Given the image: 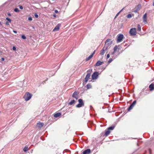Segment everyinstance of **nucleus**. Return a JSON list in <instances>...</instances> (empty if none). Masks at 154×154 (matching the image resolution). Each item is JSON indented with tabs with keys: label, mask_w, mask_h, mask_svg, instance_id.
Masks as SVG:
<instances>
[{
	"label": "nucleus",
	"mask_w": 154,
	"mask_h": 154,
	"mask_svg": "<svg viewBox=\"0 0 154 154\" xmlns=\"http://www.w3.org/2000/svg\"><path fill=\"white\" fill-rule=\"evenodd\" d=\"M32 96V94L29 92H26L24 95L23 97L26 101L29 100Z\"/></svg>",
	"instance_id": "nucleus-1"
},
{
	"label": "nucleus",
	"mask_w": 154,
	"mask_h": 154,
	"mask_svg": "<svg viewBox=\"0 0 154 154\" xmlns=\"http://www.w3.org/2000/svg\"><path fill=\"white\" fill-rule=\"evenodd\" d=\"M78 101L79 103L76 106L77 108H80L84 106V103L82 99H80L78 100Z\"/></svg>",
	"instance_id": "nucleus-2"
},
{
	"label": "nucleus",
	"mask_w": 154,
	"mask_h": 154,
	"mask_svg": "<svg viewBox=\"0 0 154 154\" xmlns=\"http://www.w3.org/2000/svg\"><path fill=\"white\" fill-rule=\"evenodd\" d=\"M129 33L132 35H134L137 34L136 29L135 28L131 29Z\"/></svg>",
	"instance_id": "nucleus-3"
},
{
	"label": "nucleus",
	"mask_w": 154,
	"mask_h": 154,
	"mask_svg": "<svg viewBox=\"0 0 154 154\" xmlns=\"http://www.w3.org/2000/svg\"><path fill=\"white\" fill-rule=\"evenodd\" d=\"M99 75L98 72L97 71L95 72L92 75V78L93 79H97Z\"/></svg>",
	"instance_id": "nucleus-4"
},
{
	"label": "nucleus",
	"mask_w": 154,
	"mask_h": 154,
	"mask_svg": "<svg viewBox=\"0 0 154 154\" xmlns=\"http://www.w3.org/2000/svg\"><path fill=\"white\" fill-rule=\"evenodd\" d=\"M106 46V45H105L103 49L100 51V55H103L105 53V51L107 50V48Z\"/></svg>",
	"instance_id": "nucleus-5"
},
{
	"label": "nucleus",
	"mask_w": 154,
	"mask_h": 154,
	"mask_svg": "<svg viewBox=\"0 0 154 154\" xmlns=\"http://www.w3.org/2000/svg\"><path fill=\"white\" fill-rule=\"evenodd\" d=\"M124 37V36L123 34H119L117 35V42H121L122 40Z\"/></svg>",
	"instance_id": "nucleus-6"
},
{
	"label": "nucleus",
	"mask_w": 154,
	"mask_h": 154,
	"mask_svg": "<svg viewBox=\"0 0 154 154\" xmlns=\"http://www.w3.org/2000/svg\"><path fill=\"white\" fill-rule=\"evenodd\" d=\"M87 72H89V73H88V74H87V75L85 77V82L86 83L90 77V75H91L90 71L89 70H88Z\"/></svg>",
	"instance_id": "nucleus-7"
},
{
	"label": "nucleus",
	"mask_w": 154,
	"mask_h": 154,
	"mask_svg": "<svg viewBox=\"0 0 154 154\" xmlns=\"http://www.w3.org/2000/svg\"><path fill=\"white\" fill-rule=\"evenodd\" d=\"M112 43V41L110 39H108L106 40V41L105 42V45H106V46L107 48Z\"/></svg>",
	"instance_id": "nucleus-8"
},
{
	"label": "nucleus",
	"mask_w": 154,
	"mask_h": 154,
	"mask_svg": "<svg viewBox=\"0 0 154 154\" xmlns=\"http://www.w3.org/2000/svg\"><path fill=\"white\" fill-rule=\"evenodd\" d=\"M79 92H78L76 91H75L73 94L72 95V97L77 100L79 98Z\"/></svg>",
	"instance_id": "nucleus-9"
},
{
	"label": "nucleus",
	"mask_w": 154,
	"mask_h": 154,
	"mask_svg": "<svg viewBox=\"0 0 154 154\" xmlns=\"http://www.w3.org/2000/svg\"><path fill=\"white\" fill-rule=\"evenodd\" d=\"M143 21L145 23H147V14L145 13L143 17Z\"/></svg>",
	"instance_id": "nucleus-10"
},
{
	"label": "nucleus",
	"mask_w": 154,
	"mask_h": 154,
	"mask_svg": "<svg viewBox=\"0 0 154 154\" xmlns=\"http://www.w3.org/2000/svg\"><path fill=\"white\" fill-rule=\"evenodd\" d=\"M60 26L61 24H58L54 29L53 31H58L60 29Z\"/></svg>",
	"instance_id": "nucleus-11"
},
{
	"label": "nucleus",
	"mask_w": 154,
	"mask_h": 154,
	"mask_svg": "<svg viewBox=\"0 0 154 154\" xmlns=\"http://www.w3.org/2000/svg\"><path fill=\"white\" fill-rule=\"evenodd\" d=\"M91 152V150L90 149H87L84 151L83 153V154H89Z\"/></svg>",
	"instance_id": "nucleus-12"
},
{
	"label": "nucleus",
	"mask_w": 154,
	"mask_h": 154,
	"mask_svg": "<svg viewBox=\"0 0 154 154\" xmlns=\"http://www.w3.org/2000/svg\"><path fill=\"white\" fill-rule=\"evenodd\" d=\"M44 125V123H41L39 122L37 124V127L39 128H42Z\"/></svg>",
	"instance_id": "nucleus-13"
},
{
	"label": "nucleus",
	"mask_w": 154,
	"mask_h": 154,
	"mask_svg": "<svg viewBox=\"0 0 154 154\" xmlns=\"http://www.w3.org/2000/svg\"><path fill=\"white\" fill-rule=\"evenodd\" d=\"M149 87L151 91L153 90L154 89V85L152 83L149 85Z\"/></svg>",
	"instance_id": "nucleus-14"
},
{
	"label": "nucleus",
	"mask_w": 154,
	"mask_h": 154,
	"mask_svg": "<svg viewBox=\"0 0 154 154\" xmlns=\"http://www.w3.org/2000/svg\"><path fill=\"white\" fill-rule=\"evenodd\" d=\"M103 63V62H101L100 61H98L95 65V66H99Z\"/></svg>",
	"instance_id": "nucleus-15"
},
{
	"label": "nucleus",
	"mask_w": 154,
	"mask_h": 154,
	"mask_svg": "<svg viewBox=\"0 0 154 154\" xmlns=\"http://www.w3.org/2000/svg\"><path fill=\"white\" fill-rule=\"evenodd\" d=\"M61 115V113L60 112H58L54 114V117L55 118H57L58 117H59Z\"/></svg>",
	"instance_id": "nucleus-16"
},
{
	"label": "nucleus",
	"mask_w": 154,
	"mask_h": 154,
	"mask_svg": "<svg viewBox=\"0 0 154 154\" xmlns=\"http://www.w3.org/2000/svg\"><path fill=\"white\" fill-rule=\"evenodd\" d=\"M134 105L132 104H131L130 105L129 107L128 108V111H129L130 110H131V109H132L134 107Z\"/></svg>",
	"instance_id": "nucleus-17"
},
{
	"label": "nucleus",
	"mask_w": 154,
	"mask_h": 154,
	"mask_svg": "<svg viewBox=\"0 0 154 154\" xmlns=\"http://www.w3.org/2000/svg\"><path fill=\"white\" fill-rule=\"evenodd\" d=\"M134 105L132 104H131L130 105L129 107L128 108V111H129L130 110H131V109H132L134 107Z\"/></svg>",
	"instance_id": "nucleus-18"
},
{
	"label": "nucleus",
	"mask_w": 154,
	"mask_h": 154,
	"mask_svg": "<svg viewBox=\"0 0 154 154\" xmlns=\"http://www.w3.org/2000/svg\"><path fill=\"white\" fill-rule=\"evenodd\" d=\"M110 131L108 129H107L106 131L105 134L106 136H107L110 133Z\"/></svg>",
	"instance_id": "nucleus-19"
},
{
	"label": "nucleus",
	"mask_w": 154,
	"mask_h": 154,
	"mask_svg": "<svg viewBox=\"0 0 154 154\" xmlns=\"http://www.w3.org/2000/svg\"><path fill=\"white\" fill-rule=\"evenodd\" d=\"M93 57L92 55H90L88 57L86 58V61L89 60Z\"/></svg>",
	"instance_id": "nucleus-20"
},
{
	"label": "nucleus",
	"mask_w": 154,
	"mask_h": 154,
	"mask_svg": "<svg viewBox=\"0 0 154 154\" xmlns=\"http://www.w3.org/2000/svg\"><path fill=\"white\" fill-rule=\"evenodd\" d=\"M75 102V100H72L69 103V104L71 105L74 103Z\"/></svg>",
	"instance_id": "nucleus-21"
},
{
	"label": "nucleus",
	"mask_w": 154,
	"mask_h": 154,
	"mask_svg": "<svg viewBox=\"0 0 154 154\" xmlns=\"http://www.w3.org/2000/svg\"><path fill=\"white\" fill-rule=\"evenodd\" d=\"M86 88L87 89H89L91 88V86L90 84H88L86 85Z\"/></svg>",
	"instance_id": "nucleus-22"
},
{
	"label": "nucleus",
	"mask_w": 154,
	"mask_h": 154,
	"mask_svg": "<svg viewBox=\"0 0 154 154\" xmlns=\"http://www.w3.org/2000/svg\"><path fill=\"white\" fill-rule=\"evenodd\" d=\"M137 27V30L139 31H140L141 30V28L140 26V25L139 24H138Z\"/></svg>",
	"instance_id": "nucleus-23"
},
{
	"label": "nucleus",
	"mask_w": 154,
	"mask_h": 154,
	"mask_svg": "<svg viewBox=\"0 0 154 154\" xmlns=\"http://www.w3.org/2000/svg\"><path fill=\"white\" fill-rule=\"evenodd\" d=\"M114 128H115V126H110L108 128V130H109V131L110 130H113Z\"/></svg>",
	"instance_id": "nucleus-24"
},
{
	"label": "nucleus",
	"mask_w": 154,
	"mask_h": 154,
	"mask_svg": "<svg viewBox=\"0 0 154 154\" xmlns=\"http://www.w3.org/2000/svg\"><path fill=\"white\" fill-rule=\"evenodd\" d=\"M28 150V147L27 146H25L23 149V150L24 152L27 151Z\"/></svg>",
	"instance_id": "nucleus-25"
},
{
	"label": "nucleus",
	"mask_w": 154,
	"mask_h": 154,
	"mask_svg": "<svg viewBox=\"0 0 154 154\" xmlns=\"http://www.w3.org/2000/svg\"><path fill=\"white\" fill-rule=\"evenodd\" d=\"M118 49V47L117 45H116L115 46V47L114 48V50L113 51L115 52H116V50Z\"/></svg>",
	"instance_id": "nucleus-26"
},
{
	"label": "nucleus",
	"mask_w": 154,
	"mask_h": 154,
	"mask_svg": "<svg viewBox=\"0 0 154 154\" xmlns=\"http://www.w3.org/2000/svg\"><path fill=\"white\" fill-rule=\"evenodd\" d=\"M6 19L8 20L10 23H11V20L8 17L6 18Z\"/></svg>",
	"instance_id": "nucleus-27"
},
{
	"label": "nucleus",
	"mask_w": 154,
	"mask_h": 154,
	"mask_svg": "<svg viewBox=\"0 0 154 154\" xmlns=\"http://www.w3.org/2000/svg\"><path fill=\"white\" fill-rule=\"evenodd\" d=\"M21 38L24 39H26V37L24 35H23L21 36Z\"/></svg>",
	"instance_id": "nucleus-28"
},
{
	"label": "nucleus",
	"mask_w": 154,
	"mask_h": 154,
	"mask_svg": "<svg viewBox=\"0 0 154 154\" xmlns=\"http://www.w3.org/2000/svg\"><path fill=\"white\" fill-rule=\"evenodd\" d=\"M14 11L16 12H19L20 11V10L17 8H15Z\"/></svg>",
	"instance_id": "nucleus-29"
},
{
	"label": "nucleus",
	"mask_w": 154,
	"mask_h": 154,
	"mask_svg": "<svg viewBox=\"0 0 154 154\" xmlns=\"http://www.w3.org/2000/svg\"><path fill=\"white\" fill-rule=\"evenodd\" d=\"M113 60L112 58L109 59V60L108 61V63H111Z\"/></svg>",
	"instance_id": "nucleus-30"
},
{
	"label": "nucleus",
	"mask_w": 154,
	"mask_h": 154,
	"mask_svg": "<svg viewBox=\"0 0 154 154\" xmlns=\"http://www.w3.org/2000/svg\"><path fill=\"white\" fill-rule=\"evenodd\" d=\"M127 17L128 18H130L131 17V14H129L127 15Z\"/></svg>",
	"instance_id": "nucleus-31"
},
{
	"label": "nucleus",
	"mask_w": 154,
	"mask_h": 154,
	"mask_svg": "<svg viewBox=\"0 0 154 154\" xmlns=\"http://www.w3.org/2000/svg\"><path fill=\"white\" fill-rule=\"evenodd\" d=\"M136 101L135 100L133 101V102L132 103V104L135 105L136 104Z\"/></svg>",
	"instance_id": "nucleus-32"
},
{
	"label": "nucleus",
	"mask_w": 154,
	"mask_h": 154,
	"mask_svg": "<svg viewBox=\"0 0 154 154\" xmlns=\"http://www.w3.org/2000/svg\"><path fill=\"white\" fill-rule=\"evenodd\" d=\"M28 20H29L31 21L32 20V18L31 17H28Z\"/></svg>",
	"instance_id": "nucleus-33"
},
{
	"label": "nucleus",
	"mask_w": 154,
	"mask_h": 154,
	"mask_svg": "<svg viewBox=\"0 0 154 154\" xmlns=\"http://www.w3.org/2000/svg\"><path fill=\"white\" fill-rule=\"evenodd\" d=\"M19 7L20 9L22 10L23 8V6L21 5H19Z\"/></svg>",
	"instance_id": "nucleus-34"
},
{
	"label": "nucleus",
	"mask_w": 154,
	"mask_h": 154,
	"mask_svg": "<svg viewBox=\"0 0 154 154\" xmlns=\"http://www.w3.org/2000/svg\"><path fill=\"white\" fill-rule=\"evenodd\" d=\"M34 15H35V17L36 18H38V15L37 14H34Z\"/></svg>",
	"instance_id": "nucleus-35"
},
{
	"label": "nucleus",
	"mask_w": 154,
	"mask_h": 154,
	"mask_svg": "<svg viewBox=\"0 0 154 154\" xmlns=\"http://www.w3.org/2000/svg\"><path fill=\"white\" fill-rule=\"evenodd\" d=\"M12 49L14 51H16V48L14 46L13 47Z\"/></svg>",
	"instance_id": "nucleus-36"
},
{
	"label": "nucleus",
	"mask_w": 154,
	"mask_h": 154,
	"mask_svg": "<svg viewBox=\"0 0 154 154\" xmlns=\"http://www.w3.org/2000/svg\"><path fill=\"white\" fill-rule=\"evenodd\" d=\"M5 24L7 25H9V22L8 21H6L5 22Z\"/></svg>",
	"instance_id": "nucleus-37"
},
{
	"label": "nucleus",
	"mask_w": 154,
	"mask_h": 154,
	"mask_svg": "<svg viewBox=\"0 0 154 154\" xmlns=\"http://www.w3.org/2000/svg\"><path fill=\"white\" fill-rule=\"evenodd\" d=\"M95 52V50L91 55H92V56H93L94 55V54Z\"/></svg>",
	"instance_id": "nucleus-38"
},
{
	"label": "nucleus",
	"mask_w": 154,
	"mask_h": 154,
	"mask_svg": "<svg viewBox=\"0 0 154 154\" xmlns=\"http://www.w3.org/2000/svg\"><path fill=\"white\" fill-rule=\"evenodd\" d=\"M110 57V55L109 54H107V58L108 59Z\"/></svg>",
	"instance_id": "nucleus-39"
},
{
	"label": "nucleus",
	"mask_w": 154,
	"mask_h": 154,
	"mask_svg": "<svg viewBox=\"0 0 154 154\" xmlns=\"http://www.w3.org/2000/svg\"><path fill=\"white\" fill-rule=\"evenodd\" d=\"M54 12L56 14H57L58 13V11L56 10H55Z\"/></svg>",
	"instance_id": "nucleus-40"
},
{
	"label": "nucleus",
	"mask_w": 154,
	"mask_h": 154,
	"mask_svg": "<svg viewBox=\"0 0 154 154\" xmlns=\"http://www.w3.org/2000/svg\"><path fill=\"white\" fill-rule=\"evenodd\" d=\"M115 52L114 51H113V52H112V53H111V55H113L115 53Z\"/></svg>",
	"instance_id": "nucleus-41"
},
{
	"label": "nucleus",
	"mask_w": 154,
	"mask_h": 154,
	"mask_svg": "<svg viewBox=\"0 0 154 154\" xmlns=\"http://www.w3.org/2000/svg\"><path fill=\"white\" fill-rule=\"evenodd\" d=\"M2 61H3L5 60V59L4 58H2L1 59Z\"/></svg>",
	"instance_id": "nucleus-42"
},
{
	"label": "nucleus",
	"mask_w": 154,
	"mask_h": 154,
	"mask_svg": "<svg viewBox=\"0 0 154 154\" xmlns=\"http://www.w3.org/2000/svg\"><path fill=\"white\" fill-rule=\"evenodd\" d=\"M7 14L8 16H11V14L9 13H8Z\"/></svg>",
	"instance_id": "nucleus-43"
},
{
	"label": "nucleus",
	"mask_w": 154,
	"mask_h": 154,
	"mask_svg": "<svg viewBox=\"0 0 154 154\" xmlns=\"http://www.w3.org/2000/svg\"><path fill=\"white\" fill-rule=\"evenodd\" d=\"M120 12H119L116 15V17L117 16L119 15V14Z\"/></svg>",
	"instance_id": "nucleus-44"
},
{
	"label": "nucleus",
	"mask_w": 154,
	"mask_h": 154,
	"mask_svg": "<svg viewBox=\"0 0 154 154\" xmlns=\"http://www.w3.org/2000/svg\"><path fill=\"white\" fill-rule=\"evenodd\" d=\"M13 32L14 33H17V32L16 31H14V30L13 31Z\"/></svg>",
	"instance_id": "nucleus-45"
},
{
	"label": "nucleus",
	"mask_w": 154,
	"mask_h": 154,
	"mask_svg": "<svg viewBox=\"0 0 154 154\" xmlns=\"http://www.w3.org/2000/svg\"><path fill=\"white\" fill-rule=\"evenodd\" d=\"M153 5L154 6V1L153 2Z\"/></svg>",
	"instance_id": "nucleus-46"
},
{
	"label": "nucleus",
	"mask_w": 154,
	"mask_h": 154,
	"mask_svg": "<svg viewBox=\"0 0 154 154\" xmlns=\"http://www.w3.org/2000/svg\"><path fill=\"white\" fill-rule=\"evenodd\" d=\"M90 107L91 108V107H92V106H90Z\"/></svg>",
	"instance_id": "nucleus-47"
},
{
	"label": "nucleus",
	"mask_w": 154,
	"mask_h": 154,
	"mask_svg": "<svg viewBox=\"0 0 154 154\" xmlns=\"http://www.w3.org/2000/svg\"><path fill=\"white\" fill-rule=\"evenodd\" d=\"M0 25H2L1 23L0 22Z\"/></svg>",
	"instance_id": "nucleus-48"
},
{
	"label": "nucleus",
	"mask_w": 154,
	"mask_h": 154,
	"mask_svg": "<svg viewBox=\"0 0 154 154\" xmlns=\"http://www.w3.org/2000/svg\"><path fill=\"white\" fill-rule=\"evenodd\" d=\"M54 17H55V16H56V15H55V14H54Z\"/></svg>",
	"instance_id": "nucleus-49"
}]
</instances>
